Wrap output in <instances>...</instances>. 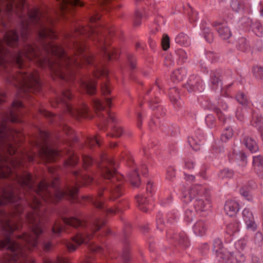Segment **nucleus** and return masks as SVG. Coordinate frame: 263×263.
Segmentation results:
<instances>
[{"label":"nucleus","mask_w":263,"mask_h":263,"mask_svg":"<svg viewBox=\"0 0 263 263\" xmlns=\"http://www.w3.org/2000/svg\"><path fill=\"white\" fill-rule=\"evenodd\" d=\"M29 18L38 24L37 33L41 39L55 37L54 31L51 28V21L47 16L46 12L35 10L29 14Z\"/></svg>","instance_id":"obj_1"},{"label":"nucleus","mask_w":263,"mask_h":263,"mask_svg":"<svg viewBox=\"0 0 263 263\" xmlns=\"http://www.w3.org/2000/svg\"><path fill=\"white\" fill-rule=\"evenodd\" d=\"M100 221L99 219H96L92 223V226L89 228V231L83 233H79L74 236L72 239L76 242L77 245H74L71 242L67 243V248L70 252H73L77 250L78 246L82 243H87L92 237V234L99 230L101 228Z\"/></svg>","instance_id":"obj_2"},{"label":"nucleus","mask_w":263,"mask_h":263,"mask_svg":"<svg viewBox=\"0 0 263 263\" xmlns=\"http://www.w3.org/2000/svg\"><path fill=\"white\" fill-rule=\"evenodd\" d=\"M74 61L73 59H70L69 57H63L57 59L54 62H51L48 60L45 59L43 61H40L41 66L48 65L51 70L58 76L61 78H64L62 72L65 70L68 63Z\"/></svg>","instance_id":"obj_3"},{"label":"nucleus","mask_w":263,"mask_h":263,"mask_svg":"<svg viewBox=\"0 0 263 263\" xmlns=\"http://www.w3.org/2000/svg\"><path fill=\"white\" fill-rule=\"evenodd\" d=\"M7 247L12 252L11 257L10 259V261L17 262L20 263H27L28 260L26 259L25 256L22 255L21 250L18 245L7 238L4 241H0V248Z\"/></svg>","instance_id":"obj_4"},{"label":"nucleus","mask_w":263,"mask_h":263,"mask_svg":"<svg viewBox=\"0 0 263 263\" xmlns=\"http://www.w3.org/2000/svg\"><path fill=\"white\" fill-rule=\"evenodd\" d=\"M37 53L34 48L31 45L25 47L23 51L16 53L13 59L16 65L20 68L25 66L27 62L35 58Z\"/></svg>","instance_id":"obj_5"},{"label":"nucleus","mask_w":263,"mask_h":263,"mask_svg":"<svg viewBox=\"0 0 263 263\" xmlns=\"http://www.w3.org/2000/svg\"><path fill=\"white\" fill-rule=\"evenodd\" d=\"M17 79L20 81H22V87L26 86L27 88L36 89L39 85L38 74L36 72H26L24 70H22L17 76Z\"/></svg>","instance_id":"obj_6"},{"label":"nucleus","mask_w":263,"mask_h":263,"mask_svg":"<svg viewBox=\"0 0 263 263\" xmlns=\"http://www.w3.org/2000/svg\"><path fill=\"white\" fill-rule=\"evenodd\" d=\"M32 231L35 236L25 234L23 236L24 241L26 242L27 247L29 249H30L31 248L36 245L37 237L43 232V230L39 225L35 226L32 228Z\"/></svg>","instance_id":"obj_7"},{"label":"nucleus","mask_w":263,"mask_h":263,"mask_svg":"<svg viewBox=\"0 0 263 263\" xmlns=\"http://www.w3.org/2000/svg\"><path fill=\"white\" fill-rule=\"evenodd\" d=\"M206 195L205 188L199 185L192 186L188 191L189 199L192 201Z\"/></svg>","instance_id":"obj_8"},{"label":"nucleus","mask_w":263,"mask_h":263,"mask_svg":"<svg viewBox=\"0 0 263 263\" xmlns=\"http://www.w3.org/2000/svg\"><path fill=\"white\" fill-rule=\"evenodd\" d=\"M219 261L222 263H234L235 257L233 254L227 250H221L217 252Z\"/></svg>","instance_id":"obj_9"},{"label":"nucleus","mask_w":263,"mask_h":263,"mask_svg":"<svg viewBox=\"0 0 263 263\" xmlns=\"http://www.w3.org/2000/svg\"><path fill=\"white\" fill-rule=\"evenodd\" d=\"M78 189L76 187H71L67 189H60L57 191L55 197L60 199L66 196L74 197L77 194Z\"/></svg>","instance_id":"obj_10"},{"label":"nucleus","mask_w":263,"mask_h":263,"mask_svg":"<svg viewBox=\"0 0 263 263\" xmlns=\"http://www.w3.org/2000/svg\"><path fill=\"white\" fill-rule=\"evenodd\" d=\"M4 40L8 46L14 47L17 44L18 37L15 30H11L6 34Z\"/></svg>","instance_id":"obj_11"},{"label":"nucleus","mask_w":263,"mask_h":263,"mask_svg":"<svg viewBox=\"0 0 263 263\" xmlns=\"http://www.w3.org/2000/svg\"><path fill=\"white\" fill-rule=\"evenodd\" d=\"M40 155L43 159L47 161H52L57 156L58 153L54 149L48 146H45L42 148Z\"/></svg>","instance_id":"obj_12"},{"label":"nucleus","mask_w":263,"mask_h":263,"mask_svg":"<svg viewBox=\"0 0 263 263\" xmlns=\"http://www.w3.org/2000/svg\"><path fill=\"white\" fill-rule=\"evenodd\" d=\"M238 204L235 201H228L225 204V212L229 216H235L238 212Z\"/></svg>","instance_id":"obj_13"},{"label":"nucleus","mask_w":263,"mask_h":263,"mask_svg":"<svg viewBox=\"0 0 263 263\" xmlns=\"http://www.w3.org/2000/svg\"><path fill=\"white\" fill-rule=\"evenodd\" d=\"M192 201L195 209L198 212L204 211L206 205L209 203L206 195L192 200Z\"/></svg>","instance_id":"obj_14"},{"label":"nucleus","mask_w":263,"mask_h":263,"mask_svg":"<svg viewBox=\"0 0 263 263\" xmlns=\"http://www.w3.org/2000/svg\"><path fill=\"white\" fill-rule=\"evenodd\" d=\"M22 106V103L18 100L14 101L12 104V108L10 110V116L8 117L12 122H16L19 121L18 118V115L16 112V109Z\"/></svg>","instance_id":"obj_15"},{"label":"nucleus","mask_w":263,"mask_h":263,"mask_svg":"<svg viewBox=\"0 0 263 263\" xmlns=\"http://www.w3.org/2000/svg\"><path fill=\"white\" fill-rule=\"evenodd\" d=\"M36 193L45 200L47 199L48 196H50L44 182H42L39 184Z\"/></svg>","instance_id":"obj_16"},{"label":"nucleus","mask_w":263,"mask_h":263,"mask_svg":"<svg viewBox=\"0 0 263 263\" xmlns=\"http://www.w3.org/2000/svg\"><path fill=\"white\" fill-rule=\"evenodd\" d=\"M13 194L10 191H5L0 195V205L6 203L8 201H13Z\"/></svg>","instance_id":"obj_17"},{"label":"nucleus","mask_w":263,"mask_h":263,"mask_svg":"<svg viewBox=\"0 0 263 263\" xmlns=\"http://www.w3.org/2000/svg\"><path fill=\"white\" fill-rule=\"evenodd\" d=\"M63 220L66 224L69 225L74 227L83 226L82 222L79 219L74 217L64 218Z\"/></svg>","instance_id":"obj_18"},{"label":"nucleus","mask_w":263,"mask_h":263,"mask_svg":"<svg viewBox=\"0 0 263 263\" xmlns=\"http://www.w3.org/2000/svg\"><path fill=\"white\" fill-rule=\"evenodd\" d=\"M219 35L223 39H228L231 35V33L229 28L226 25L220 26L218 29Z\"/></svg>","instance_id":"obj_19"},{"label":"nucleus","mask_w":263,"mask_h":263,"mask_svg":"<svg viewBox=\"0 0 263 263\" xmlns=\"http://www.w3.org/2000/svg\"><path fill=\"white\" fill-rule=\"evenodd\" d=\"M82 87L85 88L89 94H93L96 91V85L94 82L83 83L82 84Z\"/></svg>","instance_id":"obj_20"},{"label":"nucleus","mask_w":263,"mask_h":263,"mask_svg":"<svg viewBox=\"0 0 263 263\" xmlns=\"http://www.w3.org/2000/svg\"><path fill=\"white\" fill-rule=\"evenodd\" d=\"M46 50L48 51H51L53 53L59 54V55L63 54V49L60 47L53 43L50 44L46 48Z\"/></svg>","instance_id":"obj_21"},{"label":"nucleus","mask_w":263,"mask_h":263,"mask_svg":"<svg viewBox=\"0 0 263 263\" xmlns=\"http://www.w3.org/2000/svg\"><path fill=\"white\" fill-rule=\"evenodd\" d=\"M246 147L252 152H256L257 147L256 142L251 138H247L245 140Z\"/></svg>","instance_id":"obj_22"},{"label":"nucleus","mask_w":263,"mask_h":263,"mask_svg":"<svg viewBox=\"0 0 263 263\" xmlns=\"http://www.w3.org/2000/svg\"><path fill=\"white\" fill-rule=\"evenodd\" d=\"M4 229L5 231H8V232L11 233L15 229H17V227L15 224V221L13 220H9V221H7L4 227Z\"/></svg>","instance_id":"obj_23"},{"label":"nucleus","mask_w":263,"mask_h":263,"mask_svg":"<svg viewBox=\"0 0 263 263\" xmlns=\"http://www.w3.org/2000/svg\"><path fill=\"white\" fill-rule=\"evenodd\" d=\"M137 202L139 208L144 212L147 211V208L145 205L147 203L148 201L142 196H138L137 197Z\"/></svg>","instance_id":"obj_24"},{"label":"nucleus","mask_w":263,"mask_h":263,"mask_svg":"<svg viewBox=\"0 0 263 263\" xmlns=\"http://www.w3.org/2000/svg\"><path fill=\"white\" fill-rule=\"evenodd\" d=\"M18 181L20 183L30 186L31 183L30 175L27 173H25L23 176L18 178Z\"/></svg>","instance_id":"obj_25"},{"label":"nucleus","mask_w":263,"mask_h":263,"mask_svg":"<svg viewBox=\"0 0 263 263\" xmlns=\"http://www.w3.org/2000/svg\"><path fill=\"white\" fill-rule=\"evenodd\" d=\"M129 178L131 183L134 186H138L140 184V180L139 174L137 171L134 172L132 174L129 175Z\"/></svg>","instance_id":"obj_26"},{"label":"nucleus","mask_w":263,"mask_h":263,"mask_svg":"<svg viewBox=\"0 0 263 263\" xmlns=\"http://www.w3.org/2000/svg\"><path fill=\"white\" fill-rule=\"evenodd\" d=\"M67 106L68 111L70 113L73 115L77 114L82 116H83L84 115V114L86 112L87 109V107L85 105L83 106L84 107H83L82 109H75L74 111L72 110V107L71 106V105H67Z\"/></svg>","instance_id":"obj_27"},{"label":"nucleus","mask_w":263,"mask_h":263,"mask_svg":"<svg viewBox=\"0 0 263 263\" xmlns=\"http://www.w3.org/2000/svg\"><path fill=\"white\" fill-rule=\"evenodd\" d=\"M231 6L233 10L236 12H242L244 10L243 5L240 4L236 0L232 1Z\"/></svg>","instance_id":"obj_28"},{"label":"nucleus","mask_w":263,"mask_h":263,"mask_svg":"<svg viewBox=\"0 0 263 263\" xmlns=\"http://www.w3.org/2000/svg\"><path fill=\"white\" fill-rule=\"evenodd\" d=\"M52 231L55 234H59L63 231V227L60 220H57L52 227Z\"/></svg>","instance_id":"obj_29"},{"label":"nucleus","mask_w":263,"mask_h":263,"mask_svg":"<svg viewBox=\"0 0 263 263\" xmlns=\"http://www.w3.org/2000/svg\"><path fill=\"white\" fill-rule=\"evenodd\" d=\"M44 263H69L68 259L62 256H58L55 259H46Z\"/></svg>","instance_id":"obj_30"},{"label":"nucleus","mask_w":263,"mask_h":263,"mask_svg":"<svg viewBox=\"0 0 263 263\" xmlns=\"http://www.w3.org/2000/svg\"><path fill=\"white\" fill-rule=\"evenodd\" d=\"M195 230L196 232H198L200 234H202L205 232L206 226L204 222L202 221L197 222L195 224Z\"/></svg>","instance_id":"obj_31"},{"label":"nucleus","mask_w":263,"mask_h":263,"mask_svg":"<svg viewBox=\"0 0 263 263\" xmlns=\"http://www.w3.org/2000/svg\"><path fill=\"white\" fill-rule=\"evenodd\" d=\"M243 215L244 217V219L246 222L252 223L253 220V214L250 212V211L247 209H245L243 211Z\"/></svg>","instance_id":"obj_32"},{"label":"nucleus","mask_w":263,"mask_h":263,"mask_svg":"<svg viewBox=\"0 0 263 263\" xmlns=\"http://www.w3.org/2000/svg\"><path fill=\"white\" fill-rule=\"evenodd\" d=\"M162 46L164 50H167L170 47V38L167 34H164L161 41Z\"/></svg>","instance_id":"obj_33"},{"label":"nucleus","mask_w":263,"mask_h":263,"mask_svg":"<svg viewBox=\"0 0 263 263\" xmlns=\"http://www.w3.org/2000/svg\"><path fill=\"white\" fill-rule=\"evenodd\" d=\"M6 161V158L2 156H0V175L3 177H7L8 174L5 173L4 163Z\"/></svg>","instance_id":"obj_34"},{"label":"nucleus","mask_w":263,"mask_h":263,"mask_svg":"<svg viewBox=\"0 0 263 263\" xmlns=\"http://www.w3.org/2000/svg\"><path fill=\"white\" fill-rule=\"evenodd\" d=\"M171 78L174 82H178L182 79L183 76L179 70H177L172 73Z\"/></svg>","instance_id":"obj_35"},{"label":"nucleus","mask_w":263,"mask_h":263,"mask_svg":"<svg viewBox=\"0 0 263 263\" xmlns=\"http://www.w3.org/2000/svg\"><path fill=\"white\" fill-rule=\"evenodd\" d=\"M86 144L90 148L92 147L95 144L99 145V139L96 136L89 138L88 139Z\"/></svg>","instance_id":"obj_36"},{"label":"nucleus","mask_w":263,"mask_h":263,"mask_svg":"<svg viewBox=\"0 0 263 263\" xmlns=\"http://www.w3.org/2000/svg\"><path fill=\"white\" fill-rule=\"evenodd\" d=\"M114 170H112L108 167H106L103 173V175L105 178L110 179L115 174Z\"/></svg>","instance_id":"obj_37"},{"label":"nucleus","mask_w":263,"mask_h":263,"mask_svg":"<svg viewBox=\"0 0 263 263\" xmlns=\"http://www.w3.org/2000/svg\"><path fill=\"white\" fill-rule=\"evenodd\" d=\"M123 133V129L121 127H116L114 129L112 136L115 137H119Z\"/></svg>","instance_id":"obj_38"},{"label":"nucleus","mask_w":263,"mask_h":263,"mask_svg":"<svg viewBox=\"0 0 263 263\" xmlns=\"http://www.w3.org/2000/svg\"><path fill=\"white\" fill-rule=\"evenodd\" d=\"M254 31L257 35H261L263 31L262 25L260 24H256L255 27L254 28Z\"/></svg>","instance_id":"obj_39"},{"label":"nucleus","mask_w":263,"mask_h":263,"mask_svg":"<svg viewBox=\"0 0 263 263\" xmlns=\"http://www.w3.org/2000/svg\"><path fill=\"white\" fill-rule=\"evenodd\" d=\"M237 98L238 101L242 104H246L247 102L245 95L242 93L238 94Z\"/></svg>","instance_id":"obj_40"},{"label":"nucleus","mask_w":263,"mask_h":263,"mask_svg":"<svg viewBox=\"0 0 263 263\" xmlns=\"http://www.w3.org/2000/svg\"><path fill=\"white\" fill-rule=\"evenodd\" d=\"M94 106L98 110H102L104 109V106L101 101L99 100H96L94 101Z\"/></svg>","instance_id":"obj_41"},{"label":"nucleus","mask_w":263,"mask_h":263,"mask_svg":"<svg viewBox=\"0 0 263 263\" xmlns=\"http://www.w3.org/2000/svg\"><path fill=\"white\" fill-rule=\"evenodd\" d=\"M262 163V159L260 156H256L254 158L253 164L254 165L260 166Z\"/></svg>","instance_id":"obj_42"},{"label":"nucleus","mask_w":263,"mask_h":263,"mask_svg":"<svg viewBox=\"0 0 263 263\" xmlns=\"http://www.w3.org/2000/svg\"><path fill=\"white\" fill-rule=\"evenodd\" d=\"M77 163V157L73 155L67 162L66 163L68 165H73Z\"/></svg>","instance_id":"obj_43"},{"label":"nucleus","mask_w":263,"mask_h":263,"mask_svg":"<svg viewBox=\"0 0 263 263\" xmlns=\"http://www.w3.org/2000/svg\"><path fill=\"white\" fill-rule=\"evenodd\" d=\"M254 73L257 74V77H258L260 78L263 77V68L260 67H257L254 70Z\"/></svg>","instance_id":"obj_44"},{"label":"nucleus","mask_w":263,"mask_h":263,"mask_svg":"<svg viewBox=\"0 0 263 263\" xmlns=\"http://www.w3.org/2000/svg\"><path fill=\"white\" fill-rule=\"evenodd\" d=\"M233 136V132L231 129L228 128L223 134V136L225 137L227 139L231 138Z\"/></svg>","instance_id":"obj_45"},{"label":"nucleus","mask_w":263,"mask_h":263,"mask_svg":"<svg viewBox=\"0 0 263 263\" xmlns=\"http://www.w3.org/2000/svg\"><path fill=\"white\" fill-rule=\"evenodd\" d=\"M27 27L28 26L27 24L24 23L22 24L21 34L23 37H24L27 34Z\"/></svg>","instance_id":"obj_46"},{"label":"nucleus","mask_w":263,"mask_h":263,"mask_svg":"<svg viewBox=\"0 0 263 263\" xmlns=\"http://www.w3.org/2000/svg\"><path fill=\"white\" fill-rule=\"evenodd\" d=\"M83 161L85 165L88 166L91 163L92 159L89 156H85L83 157Z\"/></svg>","instance_id":"obj_47"},{"label":"nucleus","mask_w":263,"mask_h":263,"mask_svg":"<svg viewBox=\"0 0 263 263\" xmlns=\"http://www.w3.org/2000/svg\"><path fill=\"white\" fill-rule=\"evenodd\" d=\"M90 249L92 251L97 253L101 252L103 250V249L101 247L95 245L91 246Z\"/></svg>","instance_id":"obj_48"},{"label":"nucleus","mask_w":263,"mask_h":263,"mask_svg":"<svg viewBox=\"0 0 263 263\" xmlns=\"http://www.w3.org/2000/svg\"><path fill=\"white\" fill-rule=\"evenodd\" d=\"M104 52L107 55L109 60H111L112 59V54H114V51L112 49H105L104 50Z\"/></svg>","instance_id":"obj_49"},{"label":"nucleus","mask_w":263,"mask_h":263,"mask_svg":"<svg viewBox=\"0 0 263 263\" xmlns=\"http://www.w3.org/2000/svg\"><path fill=\"white\" fill-rule=\"evenodd\" d=\"M4 49V47L3 42L0 41V64L2 63V60L3 59V50Z\"/></svg>","instance_id":"obj_50"},{"label":"nucleus","mask_w":263,"mask_h":263,"mask_svg":"<svg viewBox=\"0 0 263 263\" xmlns=\"http://www.w3.org/2000/svg\"><path fill=\"white\" fill-rule=\"evenodd\" d=\"M79 31L81 33H89V32L91 31V29L90 27H86L85 28H82Z\"/></svg>","instance_id":"obj_51"},{"label":"nucleus","mask_w":263,"mask_h":263,"mask_svg":"<svg viewBox=\"0 0 263 263\" xmlns=\"http://www.w3.org/2000/svg\"><path fill=\"white\" fill-rule=\"evenodd\" d=\"M40 205V202L36 199H33V201L31 203V206L33 209H36Z\"/></svg>","instance_id":"obj_52"},{"label":"nucleus","mask_w":263,"mask_h":263,"mask_svg":"<svg viewBox=\"0 0 263 263\" xmlns=\"http://www.w3.org/2000/svg\"><path fill=\"white\" fill-rule=\"evenodd\" d=\"M220 82V81L219 80V78L218 77H217L216 76H214L212 78V83L214 85H217Z\"/></svg>","instance_id":"obj_53"},{"label":"nucleus","mask_w":263,"mask_h":263,"mask_svg":"<svg viewBox=\"0 0 263 263\" xmlns=\"http://www.w3.org/2000/svg\"><path fill=\"white\" fill-rule=\"evenodd\" d=\"M102 90L104 93H108L110 92V89L108 88L106 84H104L102 87Z\"/></svg>","instance_id":"obj_54"},{"label":"nucleus","mask_w":263,"mask_h":263,"mask_svg":"<svg viewBox=\"0 0 263 263\" xmlns=\"http://www.w3.org/2000/svg\"><path fill=\"white\" fill-rule=\"evenodd\" d=\"M100 18V16L98 14H95L94 16L91 17L90 18V21L91 23L95 22L96 20H99Z\"/></svg>","instance_id":"obj_55"},{"label":"nucleus","mask_w":263,"mask_h":263,"mask_svg":"<svg viewBox=\"0 0 263 263\" xmlns=\"http://www.w3.org/2000/svg\"><path fill=\"white\" fill-rule=\"evenodd\" d=\"M175 177V173L174 172H167V178L168 180H172Z\"/></svg>","instance_id":"obj_56"},{"label":"nucleus","mask_w":263,"mask_h":263,"mask_svg":"<svg viewBox=\"0 0 263 263\" xmlns=\"http://www.w3.org/2000/svg\"><path fill=\"white\" fill-rule=\"evenodd\" d=\"M52 245L51 242H46L44 245V249L46 250H48L52 247Z\"/></svg>","instance_id":"obj_57"},{"label":"nucleus","mask_w":263,"mask_h":263,"mask_svg":"<svg viewBox=\"0 0 263 263\" xmlns=\"http://www.w3.org/2000/svg\"><path fill=\"white\" fill-rule=\"evenodd\" d=\"M15 148L12 146H9L8 148V151L10 153V155H12L15 153Z\"/></svg>","instance_id":"obj_58"},{"label":"nucleus","mask_w":263,"mask_h":263,"mask_svg":"<svg viewBox=\"0 0 263 263\" xmlns=\"http://www.w3.org/2000/svg\"><path fill=\"white\" fill-rule=\"evenodd\" d=\"M64 96L67 99H70L71 97V93L69 90H67L63 93Z\"/></svg>","instance_id":"obj_59"},{"label":"nucleus","mask_w":263,"mask_h":263,"mask_svg":"<svg viewBox=\"0 0 263 263\" xmlns=\"http://www.w3.org/2000/svg\"><path fill=\"white\" fill-rule=\"evenodd\" d=\"M112 194L115 196V198H116L119 196L121 194L119 193L118 189H117L113 192Z\"/></svg>","instance_id":"obj_60"},{"label":"nucleus","mask_w":263,"mask_h":263,"mask_svg":"<svg viewBox=\"0 0 263 263\" xmlns=\"http://www.w3.org/2000/svg\"><path fill=\"white\" fill-rule=\"evenodd\" d=\"M193 163L192 162H188L186 163V166L189 168H193Z\"/></svg>","instance_id":"obj_61"},{"label":"nucleus","mask_w":263,"mask_h":263,"mask_svg":"<svg viewBox=\"0 0 263 263\" xmlns=\"http://www.w3.org/2000/svg\"><path fill=\"white\" fill-rule=\"evenodd\" d=\"M130 65L132 68H134L135 67L136 63L135 61H132L130 62Z\"/></svg>","instance_id":"obj_62"},{"label":"nucleus","mask_w":263,"mask_h":263,"mask_svg":"<svg viewBox=\"0 0 263 263\" xmlns=\"http://www.w3.org/2000/svg\"><path fill=\"white\" fill-rule=\"evenodd\" d=\"M106 102L107 105L108 106H110V105H111V99H110V98H107V99H106Z\"/></svg>","instance_id":"obj_63"},{"label":"nucleus","mask_w":263,"mask_h":263,"mask_svg":"<svg viewBox=\"0 0 263 263\" xmlns=\"http://www.w3.org/2000/svg\"><path fill=\"white\" fill-rule=\"evenodd\" d=\"M141 115L140 114H139L138 115V122H139V124H138V126H140L141 124Z\"/></svg>","instance_id":"obj_64"}]
</instances>
